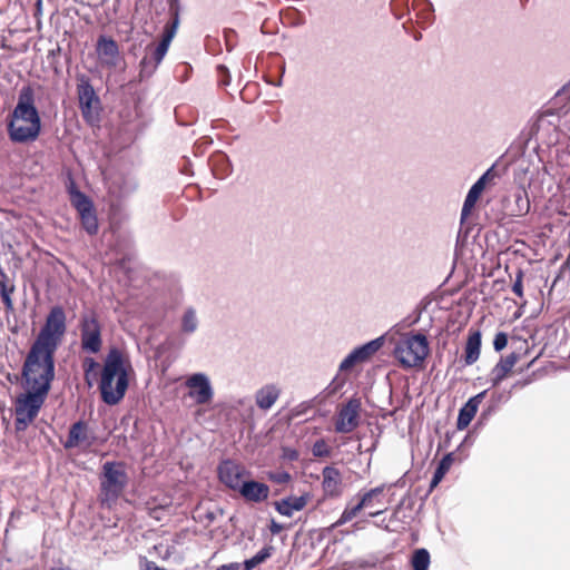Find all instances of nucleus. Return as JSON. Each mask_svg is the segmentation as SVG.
I'll return each mask as SVG.
<instances>
[{
	"label": "nucleus",
	"mask_w": 570,
	"mask_h": 570,
	"mask_svg": "<svg viewBox=\"0 0 570 570\" xmlns=\"http://www.w3.org/2000/svg\"><path fill=\"white\" fill-rule=\"evenodd\" d=\"M6 128L9 140L13 144L28 145L40 137L42 120L31 83L19 89L17 104L6 118Z\"/></svg>",
	"instance_id": "obj_1"
},
{
	"label": "nucleus",
	"mask_w": 570,
	"mask_h": 570,
	"mask_svg": "<svg viewBox=\"0 0 570 570\" xmlns=\"http://www.w3.org/2000/svg\"><path fill=\"white\" fill-rule=\"evenodd\" d=\"M132 373L130 357L120 348L110 347L104 358L98 384L101 401L109 406L119 404L128 391Z\"/></svg>",
	"instance_id": "obj_2"
},
{
	"label": "nucleus",
	"mask_w": 570,
	"mask_h": 570,
	"mask_svg": "<svg viewBox=\"0 0 570 570\" xmlns=\"http://www.w3.org/2000/svg\"><path fill=\"white\" fill-rule=\"evenodd\" d=\"M57 350L32 343L21 367L22 385L51 390L56 377Z\"/></svg>",
	"instance_id": "obj_3"
},
{
	"label": "nucleus",
	"mask_w": 570,
	"mask_h": 570,
	"mask_svg": "<svg viewBox=\"0 0 570 570\" xmlns=\"http://www.w3.org/2000/svg\"><path fill=\"white\" fill-rule=\"evenodd\" d=\"M170 21L165 26L161 38L158 43H149L145 49V55L139 62V79L142 81L150 78L168 52L169 46L177 32L179 24V3L178 0L169 1Z\"/></svg>",
	"instance_id": "obj_4"
},
{
	"label": "nucleus",
	"mask_w": 570,
	"mask_h": 570,
	"mask_svg": "<svg viewBox=\"0 0 570 570\" xmlns=\"http://www.w3.org/2000/svg\"><path fill=\"white\" fill-rule=\"evenodd\" d=\"M22 386L24 391L19 393L13 402L16 432L26 431L36 420L50 392L33 385Z\"/></svg>",
	"instance_id": "obj_5"
},
{
	"label": "nucleus",
	"mask_w": 570,
	"mask_h": 570,
	"mask_svg": "<svg viewBox=\"0 0 570 570\" xmlns=\"http://www.w3.org/2000/svg\"><path fill=\"white\" fill-rule=\"evenodd\" d=\"M430 353V345L425 334L411 333L404 342L395 345L393 354L404 368L421 365Z\"/></svg>",
	"instance_id": "obj_6"
},
{
	"label": "nucleus",
	"mask_w": 570,
	"mask_h": 570,
	"mask_svg": "<svg viewBox=\"0 0 570 570\" xmlns=\"http://www.w3.org/2000/svg\"><path fill=\"white\" fill-rule=\"evenodd\" d=\"M67 331V316L61 305H55L32 343L58 350Z\"/></svg>",
	"instance_id": "obj_7"
},
{
	"label": "nucleus",
	"mask_w": 570,
	"mask_h": 570,
	"mask_svg": "<svg viewBox=\"0 0 570 570\" xmlns=\"http://www.w3.org/2000/svg\"><path fill=\"white\" fill-rule=\"evenodd\" d=\"M66 188L69 194L70 204L79 215L82 228L88 235H96L99 225L92 199L78 188L72 177H69Z\"/></svg>",
	"instance_id": "obj_8"
},
{
	"label": "nucleus",
	"mask_w": 570,
	"mask_h": 570,
	"mask_svg": "<svg viewBox=\"0 0 570 570\" xmlns=\"http://www.w3.org/2000/svg\"><path fill=\"white\" fill-rule=\"evenodd\" d=\"M128 483V475L122 462L107 461L102 465L101 492L107 501H115L125 490Z\"/></svg>",
	"instance_id": "obj_9"
},
{
	"label": "nucleus",
	"mask_w": 570,
	"mask_h": 570,
	"mask_svg": "<svg viewBox=\"0 0 570 570\" xmlns=\"http://www.w3.org/2000/svg\"><path fill=\"white\" fill-rule=\"evenodd\" d=\"M80 347L89 354H97L102 347V326L95 311H86L79 317Z\"/></svg>",
	"instance_id": "obj_10"
},
{
	"label": "nucleus",
	"mask_w": 570,
	"mask_h": 570,
	"mask_svg": "<svg viewBox=\"0 0 570 570\" xmlns=\"http://www.w3.org/2000/svg\"><path fill=\"white\" fill-rule=\"evenodd\" d=\"M495 164H493L490 168H488L478 179L470 187L461 209V217L460 222L461 225L465 223V220L471 215L472 210L474 209L479 198L481 197L482 193L484 191L488 183L492 180L494 177H497V173L494 171Z\"/></svg>",
	"instance_id": "obj_11"
},
{
	"label": "nucleus",
	"mask_w": 570,
	"mask_h": 570,
	"mask_svg": "<svg viewBox=\"0 0 570 570\" xmlns=\"http://www.w3.org/2000/svg\"><path fill=\"white\" fill-rule=\"evenodd\" d=\"M250 472L240 463L233 459H223L217 465L218 480L228 489L237 491L239 483L244 480L245 475Z\"/></svg>",
	"instance_id": "obj_12"
},
{
	"label": "nucleus",
	"mask_w": 570,
	"mask_h": 570,
	"mask_svg": "<svg viewBox=\"0 0 570 570\" xmlns=\"http://www.w3.org/2000/svg\"><path fill=\"white\" fill-rule=\"evenodd\" d=\"M185 384L189 389L188 396L197 404H207L213 400L214 390L205 373L198 372L189 375Z\"/></svg>",
	"instance_id": "obj_13"
},
{
	"label": "nucleus",
	"mask_w": 570,
	"mask_h": 570,
	"mask_svg": "<svg viewBox=\"0 0 570 570\" xmlns=\"http://www.w3.org/2000/svg\"><path fill=\"white\" fill-rule=\"evenodd\" d=\"M77 94L81 115L85 119H88L92 116L94 107L100 105V98L88 76L81 75L78 78Z\"/></svg>",
	"instance_id": "obj_14"
},
{
	"label": "nucleus",
	"mask_w": 570,
	"mask_h": 570,
	"mask_svg": "<svg viewBox=\"0 0 570 570\" xmlns=\"http://www.w3.org/2000/svg\"><path fill=\"white\" fill-rule=\"evenodd\" d=\"M361 410V400L351 397L340 410L335 423V431L337 433H350L358 426Z\"/></svg>",
	"instance_id": "obj_15"
},
{
	"label": "nucleus",
	"mask_w": 570,
	"mask_h": 570,
	"mask_svg": "<svg viewBox=\"0 0 570 570\" xmlns=\"http://www.w3.org/2000/svg\"><path fill=\"white\" fill-rule=\"evenodd\" d=\"M489 391L490 390L487 389L469 397L468 401L460 407L456 419V429L459 431L465 430L471 424L472 420L478 413L480 404L487 397Z\"/></svg>",
	"instance_id": "obj_16"
},
{
	"label": "nucleus",
	"mask_w": 570,
	"mask_h": 570,
	"mask_svg": "<svg viewBox=\"0 0 570 570\" xmlns=\"http://www.w3.org/2000/svg\"><path fill=\"white\" fill-rule=\"evenodd\" d=\"M237 492L247 502L261 503L268 499L271 490L266 483L249 479L239 483Z\"/></svg>",
	"instance_id": "obj_17"
},
{
	"label": "nucleus",
	"mask_w": 570,
	"mask_h": 570,
	"mask_svg": "<svg viewBox=\"0 0 570 570\" xmlns=\"http://www.w3.org/2000/svg\"><path fill=\"white\" fill-rule=\"evenodd\" d=\"M311 493L304 492L301 495H287L274 502V509L283 517L291 518L295 511H302L311 500Z\"/></svg>",
	"instance_id": "obj_18"
},
{
	"label": "nucleus",
	"mask_w": 570,
	"mask_h": 570,
	"mask_svg": "<svg viewBox=\"0 0 570 570\" xmlns=\"http://www.w3.org/2000/svg\"><path fill=\"white\" fill-rule=\"evenodd\" d=\"M96 51L98 57L105 65L109 67L117 66L119 57V47L114 38L101 35L97 40Z\"/></svg>",
	"instance_id": "obj_19"
},
{
	"label": "nucleus",
	"mask_w": 570,
	"mask_h": 570,
	"mask_svg": "<svg viewBox=\"0 0 570 570\" xmlns=\"http://www.w3.org/2000/svg\"><path fill=\"white\" fill-rule=\"evenodd\" d=\"M137 180L134 176L117 173L111 176L109 191L118 198H125L137 189Z\"/></svg>",
	"instance_id": "obj_20"
},
{
	"label": "nucleus",
	"mask_w": 570,
	"mask_h": 570,
	"mask_svg": "<svg viewBox=\"0 0 570 570\" xmlns=\"http://www.w3.org/2000/svg\"><path fill=\"white\" fill-rule=\"evenodd\" d=\"M87 430L88 424L83 420H78L75 423H72L69 428L68 438L63 442V448L67 450L73 449L82 443H86L88 446H91L95 442V438L92 436L89 440Z\"/></svg>",
	"instance_id": "obj_21"
},
{
	"label": "nucleus",
	"mask_w": 570,
	"mask_h": 570,
	"mask_svg": "<svg viewBox=\"0 0 570 570\" xmlns=\"http://www.w3.org/2000/svg\"><path fill=\"white\" fill-rule=\"evenodd\" d=\"M519 360V354L515 352L510 353L505 357H501L500 361L494 365L491 370L488 382L492 387L500 385V383L507 377V375L511 372L512 367Z\"/></svg>",
	"instance_id": "obj_22"
},
{
	"label": "nucleus",
	"mask_w": 570,
	"mask_h": 570,
	"mask_svg": "<svg viewBox=\"0 0 570 570\" xmlns=\"http://www.w3.org/2000/svg\"><path fill=\"white\" fill-rule=\"evenodd\" d=\"M481 344H482L481 331L480 330H470L465 345H464V353L461 358V361L463 362V366H470L479 360L480 352H481Z\"/></svg>",
	"instance_id": "obj_23"
},
{
	"label": "nucleus",
	"mask_w": 570,
	"mask_h": 570,
	"mask_svg": "<svg viewBox=\"0 0 570 570\" xmlns=\"http://www.w3.org/2000/svg\"><path fill=\"white\" fill-rule=\"evenodd\" d=\"M322 487L326 497L336 498L342 493V476L338 469L327 465L322 471Z\"/></svg>",
	"instance_id": "obj_24"
},
{
	"label": "nucleus",
	"mask_w": 570,
	"mask_h": 570,
	"mask_svg": "<svg viewBox=\"0 0 570 570\" xmlns=\"http://www.w3.org/2000/svg\"><path fill=\"white\" fill-rule=\"evenodd\" d=\"M213 175L218 179H224L232 173V163L228 156L223 151H217L208 159Z\"/></svg>",
	"instance_id": "obj_25"
},
{
	"label": "nucleus",
	"mask_w": 570,
	"mask_h": 570,
	"mask_svg": "<svg viewBox=\"0 0 570 570\" xmlns=\"http://www.w3.org/2000/svg\"><path fill=\"white\" fill-rule=\"evenodd\" d=\"M279 396V390L275 385H266L256 392V404L261 410H269Z\"/></svg>",
	"instance_id": "obj_26"
},
{
	"label": "nucleus",
	"mask_w": 570,
	"mask_h": 570,
	"mask_svg": "<svg viewBox=\"0 0 570 570\" xmlns=\"http://www.w3.org/2000/svg\"><path fill=\"white\" fill-rule=\"evenodd\" d=\"M412 8L416 11L419 23L423 27L431 26L434 21V8L430 0H413Z\"/></svg>",
	"instance_id": "obj_27"
},
{
	"label": "nucleus",
	"mask_w": 570,
	"mask_h": 570,
	"mask_svg": "<svg viewBox=\"0 0 570 570\" xmlns=\"http://www.w3.org/2000/svg\"><path fill=\"white\" fill-rule=\"evenodd\" d=\"M510 399L511 391L505 389L493 391L484 403L483 409L494 416Z\"/></svg>",
	"instance_id": "obj_28"
},
{
	"label": "nucleus",
	"mask_w": 570,
	"mask_h": 570,
	"mask_svg": "<svg viewBox=\"0 0 570 570\" xmlns=\"http://www.w3.org/2000/svg\"><path fill=\"white\" fill-rule=\"evenodd\" d=\"M405 503L406 499H401L389 518L391 525H394L397 529V532L405 529V525H409L413 520V517L410 513L404 512Z\"/></svg>",
	"instance_id": "obj_29"
},
{
	"label": "nucleus",
	"mask_w": 570,
	"mask_h": 570,
	"mask_svg": "<svg viewBox=\"0 0 570 570\" xmlns=\"http://www.w3.org/2000/svg\"><path fill=\"white\" fill-rule=\"evenodd\" d=\"M199 325V321L196 314V309L191 306L187 307L180 320V331L185 335L194 334Z\"/></svg>",
	"instance_id": "obj_30"
},
{
	"label": "nucleus",
	"mask_w": 570,
	"mask_h": 570,
	"mask_svg": "<svg viewBox=\"0 0 570 570\" xmlns=\"http://www.w3.org/2000/svg\"><path fill=\"white\" fill-rule=\"evenodd\" d=\"M384 342L385 336L381 335L374 340L356 346L355 348L358 352L361 360L366 362L384 345Z\"/></svg>",
	"instance_id": "obj_31"
},
{
	"label": "nucleus",
	"mask_w": 570,
	"mask_h": 570,
	"mask_svg": "<svg viewBox=\"0 0 570 570\" xmlns=\"http://www.w3.org/2000/svg\"><path fill=\"white\" fill-rule=\"evenodd\" d=\"M275 548L273 546H265L252 558L246 559L243 562V570H253L257 566L264 563L268 558L273 556Z\"/></svg>",
	"instance_id": "obj_32"
},
{
	"label": "nucleus",
	"mask_w": 570,
	"mask_h": 570,
	"mask_svg": "<svg viewBox=\"0 0 570 570\" xmlns=\"http://www.w3.org/2000/svg\"><path fill=\"white\" fill-rule=\"evenodd\" d=\"M410 563L412 570H429L431 563V556L428 549L419 548L412 552Z\"/></svg>",
	"instance_id": "obj_33"
},
{
	"label": "nucleus",
	"mask_w": 570,
	"mask_h": 570,
	"mask_svg": "<svg viewBox=\"0 0 570 570\" xmlns=\"http://www.w3.org/2000/svg\"><path fill=\"white\" fill-rule=\"evenodd\" d=\"M364 509V507L357 502L356 504L350 507V505H346L345 509L343 510L341 517L337 519V521H335L331 527L330 529H336L345 523H347L348 521H351L353 518H355L357 515L358 512H361L362 510Z\"/></svg>",
	"instance_id": "obj_34"
},
{
	"label": "nucleus",
	"mask_w": 570,
	"mask_h": 570,
	"mask_svg": "<svg viewBox=\"0 0 570 570\" xmlns=\"http://www.w3.org/2000/svg\"><path fill=\"white\" fill-rule=\"evenodd\" d=\"M390 8L393 16L401 20L405 16L410 14V0H391Z\"/></svg>",
	"instance_id": "obj_35"
},
{
	"label": "nucleus",
	"mask_w": 570,
	"mask_h": 570,
	"mask_svg": "<svg viewBox=\"0 0 570 570\" xmlns=\"http://www.w3.org/2000/svg\"><path fill=\"white\" fill-rule=\"evenodd\" d=\"M358 363H363L356 348L352 350L341 362L338 371L346 373L354 368Z\"/></svg>",
	"instance_id": "obj_36"
},
{
	"label": "nucleus",
	"mask_w": 570,
	"mask_h": 570,
	"mask_svg": "<svg viewBox=\"0 0 570 570\" xmlns=\"http://www.w3.org/2000/svg\"><path fill=\"white\" fill-rule=\"evenodd\" d=\"M386 487H387V484L383 483V484H381L379 487H375V488L366 491L363 494H358L360 495L358 502L364 508L368 507L374 498H377L379 495H381L385 491Z\"/></svg>",
	"instance_id": "obj_37"
},
{
	"label": "nucleus",
	"mask_w": 570,
	"mask_h": 570,
	"mask_svg": "<svg viewBox=\"0 0 570 570\" xmlns=\"http://www.w3.org/2000/svg\"><path fill=\"white\" fill-rule=\"evenodd\" d=\"M14 288L16 287L13 284H0V296L7 312L13 311L11 294L13 293Z\"/></svg>",
	"instance_id": "obj_38"
},
{
	"label": "nucleus",
	"mask_w": 570,
	"mask_h": 570,
	"mask_svg": "<svg viewBox=\"0 0 570 570\" xmlns=\"http://www.w3.org/2000/svg\"><path fill=\"white\" fill-rule=\"evenodd\" d=\"M266 476L269 481H272L276 484H285L292 480L291 473L285 470L268 471V472H266Z\"/></svg>",
	"instance_id": "obj_39"
},
{
	"label": "nucleus",
	"mask_w": 570,
	"mask_h": 570,
	"mask_svg": "<svg viewBox=\"0 0 570 570\" xmlns=\"http://www.w3.org/2000/svg\"><path fill=\"white\" fill-rule=\"evenodd\" d=\"M312 454L316 458H326L331 455V449L324 439H318L312 446Z\"/></svg>",
	"instance_id": "obj_40"
},
{
	"label": "nucleus",
	"mask_w": 570,
	"mask_h": 570,
	"mask_svg": "<svg viewBox=\"0 0 570 570\" xmlns=\"http://www.w3.org/2000/svg\"><path fill=\"white\" fill-rule=\"evenodd\" d=\"M455 461V452H449L443 455V458L439 461L435 470L445 476V474L451 469L453 462Z\"/></svg>",
	"instance_id": "obj_41"
},
{
	"label": "nucleus",
	"mask_w": 570,
	"mask_h": 570,
	"mask_svg": "<svg viewBox=\"0 0 570 570\" xmlns=\"http://www.w3.org/2000/svg\"><path fill=\"white\" fill-rule=\"evenodd\" d=\"M514 198L518 206L519 215L527 214L530 209V202L528 199L525 190H518L514 194Z\"/></svg>",
	"instance_id": "obj_42"
},
{
	"label": "nucleus",
	"mask_w": 570,
	"mask_h": 570,
	"mask_svg": "<svg viewBox=\"0 0 570 570\" xmlns=\"http://www.w3.org/2000/svg\"><path fill=\"white\" fill-rule=\"evenodd\" d=\"M225 46L228 52L233 51V49L237 45V33L234 29H224L223 31Z\"/></svg>",
	"instance_id": "obj_43"
},
{
	"label": "nucleus",
	"mask_w": 570,
	"mask_h": 570,
	"mask_svg": "<svg viewBox=\"0 0 570 570\" xmlns=\"http://www.w3.org/2000/svg\"><path fill=\"white\" fill-rule=\"evenodd\" d=\"M523 269L518 268L515 273V279L512 284V292L520 298L523 297Z\"/></svg>",
	"instance_id": "obj_44"
},
{
	"label": "nucleus",
	"mask_w": 570,
	"mask_h": 570,
	"mask_svg": "<svg viewBox=\"0 0 570 570\" xmlns=\"http://www.w3.org/2000/svg\"><path fill=\"white\" fill-rule=\"evenodd\" d=\"M509 336L505 332H498L493 340V348L495 352H501L508 345Z\"/></svg>",
	"instance_id": "obj_45"
},
{
	"label": "nucleus",
	"mask_w": 570,
	"mask_h": 570,
	"mask_svg": "<svg viewBox=\"0 0 570 570\" xmlns=\"http://www.w3.org/2000/svg\"><path fill=\"white\" fill-rule=\"evenodd\" d=\"M315 402H316V397H315V399H312V400H309V401H305V402L299 403L298 405H296V406L292 410V414H293V416H302V415H305V414L307 413V411L314 406V403H315Z\"/></svg>",
	"instance_id": "obj_46"
},
{
	"label": "nucleus",
	"mask_w": 570,
	"mask_h": 570,
	"mask_svg": "<svg viewBox=\"0 0 570 570\" xmlns=\"http://www.w3.org/2000/svg\"><path fill=\"white\" fill-rule=\"evenodd\" d=\"M493 417L492 414H490L488 411H485L483 407H482V411L480 412L474 425H473V431H479V430H482L488 423L489 421Z\"/></svg>",
	"instance_id": "obj_47"
},
{
	"label": "nucleus",
	"mask_w": 570,
	"mask_h": 570,
	"mask_svg": "<svg viewBox=\"0 0 570 570\" xmlns=\"http://www.w3.org/2000/svg\"><path fill=\"white\" fill-rule=\"evenodd\" d=\"M346 380L344 377H340L338 374L332 380L330 385L324 390L328 395L335 394L338 390H341L345 385Z\"/></svg>",
	"instance_id": "obj_48"
},
{
	"label": "nucleus",
	"mask_w": 570,
	"mask_h": 570,
	"mask_svg": "<svg viewBox=\"0 0 570 570\" xmlns=\"http://www.w3.org/2000/svg\"><path fill=\"white\" fill-rule=\"evenodd\" d=\"M99 366V363L94 358V357H90V356H87L85 360H83V364H82V367H83V372H85V379L89 382V375L95 372V370Z\"/></svg>",
	"instance_id": "obj_49"
},
{
	"label": "nucleus",
	"mask_w": 570,
	"mask_h": 570,
	"mask_svg": "<svg viewBox=\"0 0 570 570\" xmlns=\"http://www.w3.org/2000/svg\"><path fill=\"white\" fill-rule=\"evenodd\" d=\"M217 75L219 77V85L220 86H228L230 83V73L228 68L225 65H218L217 68Z\"/></svg>",
	"instance_id": "obj_50"
},
{
	"label": "nucleus",
	"mask_w": 570,
	"mask_h": 570,
	"mask_svg": "<svg viewBox=\"0 0 570 570\" xmlns=\"http://www.w3.org/2000/svg\"><path fill=\"white\" fill-rule=\"evenodd\" d=\"M281 458L287 461H297L299 458V453L296 449L283 446Z\"/></svg>",
	"instance_id": "obj_51"
},
{
	"label": "nucleus",
	"mask_w": 570,
	"mask_h": 570,
	"mask_svg": "<svg viewBox=\"0 0 570 570\" xmlns=\"http://www.w3.org/2000/svg\"><path fill=\"white\" fill-rule=\"evenodd\" d=\"M139 563L141 570H166L158 567L156 562L148 560L146 557H141Z\"/></svg>",
	"instance_id": "obj_52"
},
{
	"label": "nucleus",
	"mask_w": 570,
	"mask_h": 570,
	"mask_svg": "<svg viewBox=\"0 0 570 570\" xmlns=\"http://www.w3.org/2000/svg\"><path fill=\"white\" fill-rule=\"evenodd\" d=\"M444 475L434 470L426 495H429L443 480Z\"/></svg>",
	"instance_id": "obj_53"
},
{
	"label": "nucleus",
	"mask_w": 570,
	"mask_h": 570,
	"mask_svg": "<svg viewBox=\"0 0 570 570\" xmlns=\"http://www.w3.org/2000/svg\"><path fill=\"white\" fill-rule=\"evenodd\" d=\"M374 525L385 530L386 532H397V529L394 525H391L390 519L383 518L380 521H375Z\"/></svg>",
	"instance_id": "obj_54"
},
{
	"label": "nucleus",
	"mask_w": 570,
	"mask_h": 570,
	"mask_svg": "<svg viewBox=\"0 0 570 570\" xmlns=\"http://www.w3.org/2000/svg\"><path fill=\"white\" fill-rule=\"evenodd\" d=\"M532 382V380L530 377H527V379H522V380H518L517 382H514L511 387L508 390V391H511V394L513 393V391H517V390H522L524 389L525 386H528L530 383Z\"/></svg>",
	"instance_id": "obj_55"
},
{
	"label": "nucleus",
	"mask_w": 570,
	"mask_h": 570,
	"mask_svg": "<svg viewBox=\"0 0 570 570\" xmlns=\"http://www.w3.org/2000/svg\"><path fill=\"white\" fill-rule=\"evenodd\" d=\"M268 529L273 535H277L284 530V525L272 518Z\"/></svg>",
	"instance_id": "obj_56"
},
{
	"label": "nucleus",
	"mask_w": 570,
	"mask_h": 570,
	"mask_svg": "<svg viewBox=\"0 0 570 570\" xmlns=\"http://www.w3.org/2000/svg\"><path fill=\"white\" fill-rule=\"evenodd\" d=\"M216 47L219 48V41L215 38H207L206 40V49L208 52L216 55L218 50H216Z\"/></svg>",
	"instance_id": "obj_57"
},
{
	"label": "nucleus",
	"mask_w": 570,
	"mask_h": 570,
	"mask_svg": "<svg viewBox=\"0 0 570 570\" xmlns=\"http://www.w3.org/2000/svg\"><path fill=\"white\" fill-rule=\"evenodd\" d=\"M405 476H406V473H404L399 480H396L395 482H392V483H386L387 487L385 489V491L390 492L393 488H403L405 487Z\"/></svg>",
	"instance_id": "obj_58"
},
{
	"label": "nucleus",
	"mask_w": 570,
	"mask_h": 570,
	"mask_svg": "<svg viewBox=\"0 0 570 570\" xmlns=\"http://www.w3.org/2000/svg\"><path fill=\"white\" fill-rule=\"evenodd\" d=\"M216 570H243V563L229 562V563L219 566Z\"/></svg>",
	"instance_id": "obj_59"
},
{
	"label": "nucleus",
	"mask_w": 570,
	"mask_h": 570,
	"mask_svg": "<svg viewBox=\"0 0 570 570\" xmlns=\"http://www.w3.org/2000/svg\"><path fill=\"white\" fill-rule=\"evenodd\" d=\"M473 444V440L471 439V434L470 432L464 436L463 441L459 444V446L456 448V450L454 452H459L464 445H472Z\"/></svg>",
	"instance_id": "obj_60"
},
{
	"label": "nucleus",
	"mask_w": 570,
	"mask_h": 570,
	"mask_svg": "<svg viewBox=\"0 0 570 570\" xmlns=\"http://www.w3.org/2000/svg\"><path fill=\"white\" fill-rule=\"evenodd\" d=\"M570 97V83L563 86L560 90L557 91L556 97Z\"/></svg>",
	"instance_id": "obj_61"
},
{
	"label": "nucleus",
	"mask_w": 570,
	"mask_h": 570,
	"mask_svg": "<svg viewBox=\"0 0 570 570\" xmlns=\"http://www.w3.org/2000/svg\"><path fill=\"white\" fill-rule=\"evenodd\" d=\"M402 499H406V503H405V507H404V512L409 511L411 512L412 509H413V504H414V501L413 499L410 497V495H404Z\"/></svg>",
	"instance_id": "obj_62"
},
{
	"label": "nucleus",
	"mask_w": 570,
	"mask_h": 570,
	"mask_svg": "<svg viewBox=\"0 0 570 570\" xmlns=\"http://www.w3.org/2000/svg\"><path fill=\"white\" fill-rule=\"evenodd\" d=\"M455 434V431H446L442 446L448 448L450 445L452 436Z\"/></svg>",
	"instance_id": "obj_63"
},
{
	"label": "nucleus",
	"mask_w": 570,
	"mask_h": 570,
	"mask_svg": "<svg viewBox=\"0 0 570 570\" xmlns=\"http://www.w3.org/2000/svg\"><path fill=\"white\" fill-rule=\"evenodd\" d=\"M205 519L207 520L208 524L213 523L215 521V519H216V513L213 512V511H207L205 513Z\"/></svg>",
	"instance_id": "obj_64"
}]
</instances>
